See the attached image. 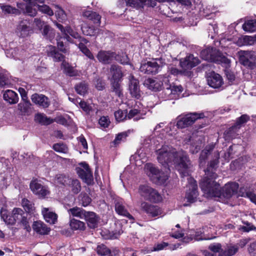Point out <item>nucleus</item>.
<instances>
[{"label": "nucleus", "mask_w": 256, "mask_h": 256, "mask_svg": "<svg viewBox=\"0 0 256 256\" xmlns=\"http://www.w3.org/2000/svg\"><path fill=\"white\" fill-rule=\"evenodd\" d=\"M157 159L164 168H170L174 165L180 172L188 169L190 164L186 152L183 150L176 151V149L168 145L162 146L156 150Z\"/></svg>", "instance_id": "obj_1"}, {"label": "nucleus", "mask_w": 256, "mask_h": 256, "mask_svg": "<svg viewBox=\"0 0 256 256\" xmlns=\"http://www.w3.org/2000/svg\"><path fill=\"white\" fill-rule=\"evenodd\" d=\"M206 176L201 180L200 185L202 190L209 196L229 198L236 194L239 188L238 183L228 182L222 190L220 184L215 182L218 177L216 174L208 172Z\"/></svg>", "instance_id": "obj_2"}, {"label": "nucleus", "mask_w": 256, "mask_h": 256, "mask_svg": "<svg viewBox=\"0 0 256 256\" xmlns=\"http://www.w3.org/2000/svg\"><path fill=\"white\" fill-rule=\"evenodd\" d=\"M138 194L144 200L157 203L162 201V196L157 190L146 184H140Z\"/></svg>", "instance_id": "obj_3"}, {"label": "nucleus", "mask_w": 256, "mask_h": 256, "mask_svg": "<svg viewBox=\"0 0 256 256\" xmlns=\"http://www.w3.org/2000/svg\"><path fill=\"white\" fill-rule=\"evenodd\" d=\"M146 169L150 172L149 176L153 182L157 184H164L168 178V174L170 170L168 168H164V172H161L152 164H146Z\"/></svg>", "instance_id": "obj_4"}, {"label": "nucleus", "mask_w": 256, "mask_h": 256, "mask_svg": "<svg viewBox=\"0 0 256 256\" xmlns=\"http://www.w3.org/2000/svg\"><path fill=\"white\" fill-rule=\"evenodd\" d=\"M166 64L165 60L162 58H156L152 61H148L141 64L140 70V72L148 74H155L158 70Z\"/></svg>", "instance_id": "obj_5"}, {"label": "nucleus", "mask_w": 256, "mask_h": 256, "mask_svg": "<svg viewBox=\"0 0 256 256\" xmlns=\"http://www.w3.org/2000/svg\"><path fill=\"white\" fill-rule=\"evenodd\" d=\"M240 62L250 69L256 67V54L254 52L240 51L239 52Z\"/></svg>", "instance_id": "obj_6"}, {"label": "nucleus", "mask_w": 256, "mask_h": 256, "mask_svg": "<svg viewBox=\"0 0 256 256\" xmlns=\"http://www.w3.org/2000/svg\"><path fill=\"white\" fill-rule=\"evenodd\" d=\"M204 117V114L203 113L188 114L178 119L176 126L178 128H184L193 124L196 120Z\"/></svg>", "instance_id": "obj_7"}, {"label": "nucleus", "mask_w": 256, "mask_h": 256, "mask_svg": "<svg viewBox=\"0 0 256 256\" xmlns=\"http://www.w3.org/2000/svg\"><path fill=\"white\" fill-rule=\"evenodd\" d=\"M80 165L82 168H77L78 176L87 184H91L93 181V176L88 165L86 162H82Z\"/></svg>", "instance_id": "obj_8"}, {"label": "nucleus", "mask_w": 256, "mask_h": 256, "mask_svg": "<svg viewBox=\"0 0 256 256\" xmlns=\"http://www.w3.org/2000/svg\"><path fill=\"white\" fill-rule=\"evenodd\" d=\"M30 186L32 191L40 198H44L50 194L48 188L42 186L36 180L30 182Z\"/></svg>", "instance_id": "obj_9"}, {"label": "nucleus", "mask_w": 256, "mask_h": 256, "mask_svg": "<svg viewBox=\"0 0 256 256\" xmlns=\"http://www.w3.org/2000/svg\"><path fill=\"white\" fill-rule=\"evenodd\" d=\"M188 190L186 192V198L188 202L192 203L196 201L198 196L196 182L192 178H188Z\"/></svg>", "instance_id": "obj_10"}, {"label": "nucleus", "mask_w": 256, "mask_h": 256, "mask_svg": "<svg viewBox=\"0 0 256 256\" xmlns=\"http://www.w3.org/2000/svg\"><path fill=\"white\" fill-rule=\"evenodd\" d=\"M129 80V90L132 97L139 99L142 96L140 88L139 82L133 75L130 74L128 77Z\"/></svg>", "instance_id": "obj_11"}, {"label": "nucleus", "mask_w": 256, "mask_h": 256, "mask_svg": "<svg viewBox=\"0 0 256 256\" xmlns=\"http://www.w3.org/2000/svg\"><path fill=\"white\" fill-rule=\"evenodd\" d=\"M140 208L142 210L152 217L158 216L162 214V210L158 206L150 204L144 201L141 202Z\"/></svg>", "instance_id": "obj_12"}, {"label": "nucleus", "mask_w": 256, "mask_h": 256, "mask_svg": "<svg viewBox=\"0 0 256 256\" xmlns=\"http://www.w3.org/2000/svg\"><path fill=\"white\" fill-rule=\"evenodd\" d=\"M116 57V53L111 51L100 50L97 54L96 58L100 62L104 64L111 63Z\"/></svg>", "instance_id": "obj_13"}, {"label": "nucleus", "mask_w": 256, "mask_h": 256, "mask_svg": "<svg viewBox=\"0 0 256 256\" xmlns=\"http://www.w3.org/2000/svg\"><path fill=\"white\" fill-rule=\"evenodd\" d=\"M200 62L197 57H194L192 54L187 56L180 61V66L184 69L191 68L196 66Z\"/></svg>", "instance_id": "obj_14"}, {"label": "nucleus", "mask_w": 256, "mask_h": 256, "mask_svg": "<svg viewBox=\"0 0 256 256\" xmlns=\"http://www.w3.org/2000/svg\"><path fill=\"white\" fill-rule=\"evenodd\" d=\"M114 208L116 212L118 214L126 217L130 220H134L133 216L128 212L126 208L123 200H116Z\"/></svg>", "instance_id": "obj_15"}, {"label": "nucleus", "mask_w": 256, "mask_h": 256, "mask_svg": "<svg viewBox=\"0 0 256 256\" xmlns=\"http://www.w3.org/2000/svg\"><path fill=\"white\" fill-rule=\"evenodd\" d=\"M208 84L212 88H218L223 84L222 77L218 74L212 72L207 78Z\"/></svg>", "instance_id": "obj_16"}, {"label": "nucleus", "mask_w": 256, "mask_h": 256, "mask_svg": "<svg viewBox=\"0 0 256 256\" xmlns=\"http://www.w3.org/2000/svg\"><path fill=\"white\" fill-rule=\"evenodd\" d=\"M31 99L34 103L44 108H48L50 104L48 98L43 94H34L32 96Z\"/></svg>", "instance_id": "obj_17"}, {"label": "nucleus", "mask_w": 256, "mask_h": 256, "mask_svg": "<svg viewBox=\"0 0 256 256\" xmlns=\"http://www.w3.org/2000/svg\"><path fill=\"white\" fill-rule=\"evenodd\" d=\"M32 30L31 28L28 25L26 20L22 21L17 26L16 32L19 37L25 38L30 34Z\"/></svg>", "instance_id": "obj_18"}, {"label": "nucleus", "mask_w": 256, "mask_h": 256, "mask_svg": "<svg viewBox=\"0 0 256 256\" xmlns=\"http://www.w3.org/2000/svg\"><path fill=\"white\" fill-rule=\"evenodd\" d=\"M32 228L34 232L40 235L48 234L50 230V228L41 221L34 222Z\"/></svg>", "instance_id": "obj_19"}, {"label": "nucleus", "mask_w": 256, "mask_h": 256, "mask_svg": "<svg viewBox=\"0 0 256 256\" xmlns=\"http://www.w3.org/2000/svg\"><path fill=\"white\" fill-rule=\"evenodd\" d=\"M144 84L152 90L158 91L161 90L163 83L157 79L149 78L144 80Z\"/></svg>", "instance_id": "obj_20"}, {"label": "nucleus", "mask_w": 256, "mask_h": 256, "mask_svg": "<svg viewBox=\"0 0 256 256\" xmlns=\"http://www.w3.org/2000/svg\"><path fill=\"white\" fill-rule=\"evenodd\" d=\"M218 53V51L216 49L208 48L201 52L200 56L206 60L214 62Z\"/></svg>", "instance_id": "obj_21"}, {"label": "nucleus", "mask_w": 256, "mask_h": 256, "mask_svg": "<svg viewBox=\"0 0 256 256\" xmlns=\"http://www.w3.org/2000/svg\"><path fill=\"white\" fill-rule=\"evenodd\" d=\"M128 6L134 8L138 7L140 4L147 6H148L154 7L156 2L153 0H125Z\"/></svg>", "instance_id": "obj_22"}, {"label": "nucleus", "mask_w": 256, "mask_h": 256, "mask_svg": "<svg viewBox=\"0 0 256 256\" xmlns=\"http://www.w3.org/2000/svg\"><path fill=\"white\" fill-rule=\"evenodd\" d=\"M84 219L86 221L90 228H94L98 226V218L94 212H86Z\"/></svg>", "instance_id": "obj_23"}, {"label": "nucleus", "mask_w": 256, "mask_h": 256, "mask_svg": "<svg viewBox=\"0 0 256 256\" xmlns=\"http://www.w3.org/2000/svg\"><path fill=\"white\" fill-rule=\"evenodd\" d=\"M27 2L28 5L26 7V12L31 16H34L37 14V11L35 8H32V6H37V4H44V0H23Z\"/></svg>", "instance_id": "obj_24"}, {"label": "nucleus", "mask_w": 256, "mask_h": 256, "mask_svg": "<svg viewBox=\"0 0 256 256\" xmlns=\"http://www.w3.org/2000/svg\"><path fill=\"white\" fill-rule=\"evenodd\" d=\"M3 98L6 102L11 104H16L19 99L18 94L10 90H8L4 92Z\"/></svg>", "instance_id": "obj_25"}, {"label": "nucleus", "mask_w": 256, "mask_h": 256, "mask_svg": "<svg viewBox=\"0 0 256 256\" xmlns=\"http://www.w3.org/2000/svg\"><path fill=\"white\" fill-rule=\"evenodd\" d=\"M13 80L6 70H0V86L4 87L13 84Z\"/></svg>", "instance_id": "obj_26"}, {"label": "nucleus", "mask_w": 256, "mask_h": 256, "mask_svg": "<svg viewBox=\"0 0 256 256\" xmlns=\"http://www.w3.org/2000/svg\"><path fill=\"white\" fill-rule=\"evenodd\" d=\"M48 56L52 57L54 62H60L64 60V56L56 51L55 46H49L46 49Z\"/></svg>", "instance_id": "obj_27"}, {"label": "nucleus", "mask_w": 256, "mask_h": 256, "mask_svg": "<svg viewBox=\"0 0 256 256\" xmlns=\"http://www.w3.org/2000/svg\"><path fill=\"white\" fill-rule=\"evenodd\" d=\"M110 71L112 76L110 80H121L123 74L120 66L112 64L110 66Z\"/></svg>", "instance_id": "obj_28"}, {"label": "nucleus", "mask_w": 256, "mask_h": 256, "mask_svg": "<svg viewBox=\"0 0 256 256\" xmlns=\"http://www.w3.org/2000/svg\"><path fill=\"white\" fill-rule=\"evenodd\" d=\"M240 128L235 124L234 126L230 128L224 132V138L226 140H230L236 137L238 134Z\"/></svg>", "instance_id": "obj_29"}, {"label": "nucleus", "mask_w": 256, "mask_h": 256, "mask_svg": "<svg viewBox=\"0 0 256 256\" xmlns=\"http://www.w3.org/2000/svg\"><path fill=\"white\" fill-rule=\"evenodd\" d=\"M42 214L46 221L50 224H54L57 221V215L56 213L50 212L48 208H44Z\"/></svg>", "instance_id": "obj_30"}, {"label": "nucleus", "mask_w": 256, "mask_h": 256, "mask_svg": "<svg viewBox=\"0 0 256 256\" xmlns=\"http://www.w3.org/2000/svg\"><path fill=\"white\" fill-rule=\"evenodd\" d=\"M238 250V246L233 244H228L224 250H221L220 256H232Z\"/></svg>", "instance_id": "obj_31"}, {"label": "nucleus", "mask_w": 256, "mask_h": 256, "mask_svg": "<svg viewBox=\"0 0 256 256\" xmlns=\"http://www.w3.org/2000/svg\"><path fill=\"white\" fill-rule=\"evenodd\" d=\"M70 216L76 217L80 219H84L86 216V211L78 206H75L68 210Z\"/></svg>", "instance_id": "obj_32"}, {"label": "nucleus", "mask_w": 256, "mask_h": 256, "mask_svg": "<svg viewBox=\"0 0 256 256\" xmlns=\"http://www.w3.org/2000/svg\"><path fill=\"white\" fill-rule=\"evenodd\" d=\"M24 212L20 208H14L12 212V216L10 217V220L8 222V224H14L16 220H20L22 218H23Z\"/></svg>", "instance_id": "obj_33"}, {"label": "nucleus", "mask_w": 256, "mask_h": 256, "mask_svg": "<svg viewBox=\"0 0 256 256\" xmlns=\"http://www.w3.org/2000/svg\"><path fill=\"white\" fill-rule=\"evenodd\" d=\"M82 15L84 17L92 21L94 24H97L98 26L100 24L101 16L96 12L86 10L83 12Z\"/></svg>", "instance_id": "obj_34"}, {"label": "nucleus", "mask_w": 256, "mask_h": 256, "mask_svg": "<svg viewBox=\"0 0 256 256\" xmlns=\"http://www.w3.org/2000/svg\"><path fill=\"white\" fill-rule=\"evenodd\" d=\"M70 225L72 230H85V224L79 220L72 218L70 222Z\"/></svg>", "instance_id": "obj_35"}, {"label": "nucleus", "mask_w": 256, "mask_h": 256, "mask_svg": "<svg viewBox=\"0 0 256 256\" xmlns=\"http://www.w3.org/2000/svg\"><path fill=\"white\" fill-rule=\"evenodd\" d=\"M34 120L36 122H38L44 125H48L52 123L54 120L48 118L45 114H38L35 116Z\"/></svg>", "instance_id": "obj_36"}, {"label": "nucleus", "mask_w": 256, "mask_h": 256, "mask_svg": "<svg viewBox=\"0 0 256 256\" xmlns=\"http://www.w3.org/2000/svg\"><path fill=\"white\" fill-rule=\"evenodd\" d=\"M120 82V80H110L112 91L120 98L122 96V88Z\"/></svg>", "instance_id": "obj_37"}, {"label": "nucleus", "mask_w": 256, "mask_h": 256, "mask_svg": "<svg viewBox=\"0 0 256 256\" xmlns=\"http://www.w3.org/2000/svg\"><path fill=\"white\" fill-rule=\"evenodd\" d=\"M64 38L66 39L68 41L70 42V36L73 37L74 38H78L80 37L79 34L74 31L70 26H66V30L64 32L63 34Z\"/></svg>", "instance_id": "obj_38"}, {"label": "nucleus", "mask_w": 256, "mask_h": 256, "mask_svg": "<svg viewBox=\"0 0 256 256\" xmlns=\"http://www.w3.org/2000/svg\"><path fill=\"white\" fill-rule=\"evenodd\" d=\"M62 66L64 68V72L70 76H74L78 75V72L68 63L63 62Z\"/></svg>", "instance_id": "obj_39"}, {"label": "nucleus", "mask_w": 256, "mask_h": 256, "mask_svg": "<svg viewBox=\"0 0 256 256\" xmlns=\"http://www.w3.org/2000/svg\"><path fill=\"white\" fill-rule=\"evenodd\" d=\"M256 42V36H246L242 38H239L238 44L240 46L242 45H252Z\"/></svg>", "instance_id": "obj_40"}, {"label": "nucleus", "mask_w": 256, "mask_h": 256, "mask_svg": "<svg viewBox=\"0 0 256 256\" xmlns=\"http://www.w3.org/2000/svg\"><path fill=\"white\" fill-rule=\"evenodd\" d=\"M214 62L221 64L224 66L228 67L230 65V60L218 51Z\"/></svg>", "instance_id": "obj_41"}, {"label": "nucleus", "mask_w": 256, "mask_h": 256, "mask_svg": "<svg viewBox=\"0 0 256 256\" xmlns=\"http://www.w3.org/2000/svg\"><path fill=\"white\" fill-rule=\"evenodd\" d=\"M244 30L248 32H253L256 30V20H251L246 21L242 25Z\"/></svg>", "instance_id": "obj_42"}, {"label": "nucleus", "mask_w": 256, "mask_h": 256, "mask_svg": "<svg viewBox=\"0 0 256 256\" xmlns=\"http://www.w3.org/2000/svg\"><path fill=\"white\" fill-rule=\"evenodd\" d=\"M96 251L99 255L102 256H114L111 252V250L104 244L98 246L96 248Z\"/></svg>", "instance_id": "obj_43"}, {"label": "nucleus", "mask_w": 256, "mask_h": 256, "mask_svg": "<svg viewBox=\"0 0 256 256\" xmlns=\"http://www.w3.org/2000/svg\"><path fill=\"white\" fill-rule=\"evenodd\" d=\"M214 148V145L211 144L207 146L206 148L201 152L200 156V163H202L203 160H204L208 156L210 153V152Z\"/></svg>", "instance_id": "obj_44"}, {"label": "nucleus", "mask_w": 256, "mask_h": 256, "mask_svg": "<svg viewBox=\"0 0 256 256\" xmlns=\"http://www.w3.org/2000/svg\"><path fill=\"white\" fill-rule=\"evenodd\" d=\"M68 184L72 187V190L74 194H76L80 192L81 186L79 180L76 179L70 180Z\"/></svg>", "instance_id": "obj_45"}, {"label": "nucleus", "mask_w": 256, "mask_h": 256, "mask_svg": "<svg viewBox=\"0 0 256 256\" xmlns=\"http://www.w3.org/2000/svg\"><path fill=\"white\" fill-rule=\"evenodd\" d=\"M75 90L80 95H84L88 90V85L84 82H81L74 86Z\"/></svg>", "instance_id": "obj_46"}, {"label": "nucleus", "mask_w": 256, "mask_h": 256, "mask_svg": "<svg viewBox=\"0 0 256 256\" xmlns=\"http://www.w3.org/2000/svg\"><path fill=\"white\" fill-rule=\"evenodd\" d=\"M250 120V117L249 116L246 114H242L240 117L236 118L235 124L240 128Z\"/></svg>", "instance_id": "obj_47"}, {"label": "nucleus", "mask_w": 256, "mask_h": 256, "mask_svg": "<svg viewBox=\"0 0 256 256\" xmlns=\"http://www.w3.org/2000/svg\"><path fill=\"white\" fill-rule=\"evenodd\" d=\"M70 179L66 176L62 174H58L54 178V182L56 184H68Z\"/></svg>", "instance_id": "obj_48"}, {"label": "nucleus", "mask_w": 256, "mask_h": 256, "mask_svg": "<svg viewBox=\"0 0 256 256\" xmlns=\"http://www.w3.org/2000/svg\"><path fill=\"white\" fill-rule=\"evenodd\" d=\"M37 6L38 10L42 13L46 14L50 16H52L54 15L53 10L48 5L44 4L40 5L38 3Z\"/></svg>", "instance_id": "obj_49"}, {"label": "nucleus", "mask_w": 256, "mask_h": 256, "mask_svg": "<svg viewBox=\"0 0 256 256\" xmlns=\"http://www.w3.org/2000/svg\"><path fill=\"white\" fill-rule=\"evenodd\" d=\"M53 149L58 152L66 154L68 152V148L62 143H57L53 145Z\"/></svg>", "instance_id": "obj_50"}, {"label": "nucleus", "mask_w": 256, "mask_h": 256, "mask_svg": "<svg viewBox=\"0 0 256 256\" xmlns=\"http://www.w3.org/2000/svg\"><path fill=\"white\" fill-rule=\"evenodd\" d=\"M78 48L90 60H94V58L91 52L88 48L82 42H80L78 44Z\"/></svg>", "instance_id": "obj_51"}, {"label": "nucleus", "mask_w": 256, "mask_h": 256, "mask_svg": "<svg viewBox=\"0 0 256 256\" xmlns=\"http://www.w3.org/2000/svg\"><path fill=\"white\" fill-rule=\"evenodd\" d=\"M22 204L27 212H30L34 210V204L28 199L23 198L22 201Z\"/></svg>", "instance_id": "obj_52"}, {"label": "nucleus", "mask_w": 256, "mask_h": 256, "mask_svg": "<svg viewBox=\"0 0 256 256\" xmlns=\"http://www.w3.org/2000/svg\"><path fill=\"white\" fill-rule=\"evenodd\" d=\"M214 154L215 158L214 160H212L210 161V168H208L207 171L206 172L205 176L204 178L206 176V173H207L208 172H212L210 171V168H215L216 166H217L219 162V161H218V159L220 158L219 153L218 152H216L214 153ZM213 173H214V172H213ZM214 174H216V173L214 172Z\"/></svg>", "instance_id": "obj_53"}, {"label": "nucleus", "mask_w": 256, "mask_h": 256, "mask_svg": "<svg viewBox=\"0 0 256 256\" xmlns=\"http://www.w3.org/2000/svg\"><path fill=\"white\" fill-rule=\"evenodd\" d=\"M126 110H119L114 112V116L116 120L118 122H122L124 120H126Z\"/></svg>", "instance_id": "obj_54"}, {"label": "nucleus", "mask_w": 256, "mask_h": 256, "mask_svg": "<svg viewBox=\"0 0 256 256\" xmlns=\"http://www.w3.org/2000/svg\"><path fill=\"white\" fill-rule=\"evenodd\" d=\"M166 90L167 93L174 94L178 92H181L182 91V88L180 85L170 86L169 87L166 88Z\"/></svg>", "instance_id": "obj_55"}, {"label": "nucleus", "mask_w": 256, "mask_h": 256, "mask_svg": "<svg viewBox=\"0 0 256 256\" xmlns=\"http://www.w3.org/2000/svg\"><path fill=\"white\" fill-rule=\"evenodd\" d=\"M19 224L20 226L25 230L26 232H30L31 231V227L29 224L28 220L24 216L22 218Z\"/></svg>", "instance_id": "obj_56"}, {"label": "nucleus", "mask_w": 256, "mask_h": 256, "mask_svg": "<svg viewBox=\"0 0 256 256\" xmlns=\"http://www.w3.org/2000/svg\"><path fill=\"white\" fill-rule=\"evenodd\" d=\"M2 9L4 12L7 14H19L20 13L18 10L9 5L2 6Z\"/></svg>", "instance_id": "obj_57"}, {"label": "nucleus", "mask_w": 256, "mask_h": 256, "mask_svg": "<svg viewBox=\"0 0 256 256\" xmlns=\"http://www.w3.org/2000/svg\"><path fill=\"white\" fill-rule=\"evenodd\" d=\"M82 29L83 33L86 36H92L96 34V30L93 26H84Z\"/></svg>", "instance_id": "obj_58"}, {"label": "nucleus", "mask_w": 256, "mask_h": 256, "mask_svg": "<svg viewBox=\"0 0 256 256\" xmlns=\"http://www.w3.org/2000/svg\"><path fill=\"white\" fill-rule=\"evenodd\" d=\"M208 249L214 253L219 252L220 256V250H223V249L222 248V245L220 243H214L210 244L208 246Z\"/></svg>", "instance_id": "obj_59"}, {"label": "nucleus", "mask_w": 256, "mask_h": 256, "mask_svg": "<svg viewBox=\"0 0 256 256\" xmlns=\"http://www.w3.org/2000/svg\"><path fill=\"white\" fill-rule=\"evenodd\" d=\"M56 16L59 21L62 22L66 20V16L63 10L58 8V10L56 12Z\"/></svg>", "instance_id": "obj_60"}, {"label": "nucleus", "mask_w": 256, "mask_h": 256, "mask_svg": "<svg viewBox=\"0 0 256 256\" xmlns=\"http://www.w3.org/2000/svg\"><path fill=\"white\" fill-rule=\"evenodd\" d=\"M80 197L81 204L83 206H86L90 203L91 198L86 194L81 195Z\"/></svg>", "instance_id": "obj_61"}, {"label": "nucleus", "mask_w": 256, "mask_h": 256, "mask_svg": "<svg viewBox=\"0 0 256 256\" xmlns=\"http://www.w3.org/2000/svg\"><path fill=\"white\" fill-rule=\"evenodd\" d=\"M18 48L8 49L6 51V54L8 58H16L18 55Z\"/></svg>", "instance_id": "obj_62"}, {"label": "nucleus", "mask_w": 256, "mask_h": 256, "mask_svg": "<svg viewBox=\"0 0 256 256\" xmlns=\"http://www.w3.org/2000/svg\"><path fill=\"white\" fill-rule=\"evenodd\" d=\"M80 107L87 114H90L92 110V107L88 104L85 102L80 100L79 102Z\"/></svg>", "instance_id": "obj_63"}, {"label": "nucleus", "mask_w": 256, "mask_h": 256, "mask_svg": "<svg viewBox=\"0 0 256 256\" xmlns=\"http://www.w3.org/2000/svg\"><path fill=\"white\" fill-rule=\"evenodd\" d=\"M248 252L252 256H256V241L250 244Z\"/></svg>", "instance_id": "obj_64"}]
</instances>
